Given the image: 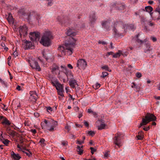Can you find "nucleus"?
I'll use <instances>...</instances> for the list:
<instances>
[{
	"instance_id": "12",
	"label": "nucleus",
	"mask_w": 160,
	"mask_h": 160,
	"mask_svg": "<svg viewBox=\"0 0 160 160\" xmlns=\"http://www.w3.org/2000/svg\"><path fill=\"white\" fill-rule=\"evenodd\" d=\"M89 18L90 22L91 24H93L95 22L97 18L94 12H92L90 13Z\"/></svg>"
},
{
	"instance_id": "58",
	"label": "nucleus",
	"mask_w": 160,
	"mask_h": 160,
	"mask_svg": "<svg viewBox=\"0 0 160 160\" xmlns=\"http://www.w3.org/2000/svg\"><path fill=\"white\" fill-rule=\"evenodd\" d=\"M98 43L99 44H102L103 45H105L106 44V42H104V41H99L98 42Z\"/></svg>"
},
{
	"instance_id": "24",
	"label": "nucleus",
	"mask_w": 160,
	"mask_h": 160,
	"mask_svg": "<svg viewBox=\"0 0 160 160\" xmlns=\"http://www.w3.org/2000/svg\"><path fill=\"white\" fill-rule=\"evenodd\" d=\"M11 155L12 157L16 160H19L21 158L18 154H15L13 152H11Z\"/></svg>"
},
{
	"instance_id": "29",
	"label": "nucleus",
	"mask_w": 160,
	"mask_h": 160,
	"mask_svg": "<svg viewBox=\"0 0 160 160\" xmlns=\"http://www.w3.org/2000/svg\"><path fill=\"white\" fill-rule=\"evenodd\" d=\"M34 18L35 19H36V20L39 23H40V21L41 18L40 16L39 15L36 14L34 16Z\"/></svg>"
},
{
	"instance_id": "34",
	"label": "nucleus",
	"mask_w": 160,
	"mask_h": 160,
	"mask_svg": "<svg viewBox=\"0 0 160 160\" xmlns=\"http://www.w3.org/2000/svg\"><path fill=\"white\" fill-rule=\"evenodd\" d=\"M7 132L11 135H13V132L12 131H11L10 128L8 127H6Z\"/></svg>"
},
{
	"instance_id": "37",
	"label": "nucleus",
	"mask_w": 160,
	"mask_h": 160,
	"mask_svg": "<svg viewBox=\"0 0 160 160\" xmlns=\"http://www.w3.org/2000/svg\"><path fill=\"white\" fill-rule=\"evenodd\" d=\"M7 19L8 21V22L10 23H12L13 22V18L12 16L9 17H8Z\"/></svg>"
},
{
	"instance_id": "52",
	"label": "nucleus",
	"mask_w": 160,
	"mask_h": 160,
	"mask_svg": "<svg viewBox=\"0 0 160 160\" xmlns=\"http://www.w3.org/2000/svg\"><path fill=\"white\" fill-rule=\"evenodd\" d=\"M65 128L69 131L70 129V126L68 124H67L65 127Z\"/></svg>"
},
{
	"instance_id": "3",
	"label": "nucleus",
	"mask_w": 160,
	"mask_h": 160,
	"mask_svg": "<svg viewBox=\"0 0 160 160\" xmlns=\"http://www.w3.org/2000/svg\"><path fill=\"white\" fill-rule=\"evenodd\" d=\"M156 119V117L153 114L147 113L145 118H142V122L140 125L141 126L145 125L151 121H155Z\"/></svg>"
},
{
	"instance_id": "40",
	"label": "nucleus",
	"mask_w": 160,
	"mask_h": 160,
	"mask_svg": "<svg viewBox=\"0 0 160 160\" xmlns=\"http://www.w3.org/2000/svg\"><path fill=\"white\" fill-rule=\"evenodd\" d=\"M100 84L98 83H96L95 85H93V88H95V89H97L98 88H99L100 87Z\"/></svg>"
},
{
	"instance_id": "25",
	"label": "nucleus",
	"mask_w": 160,
	"mask_h": 160,
	"mask_svg": "<svg viewBox=\"0 0 160 160\" xmlns=\"http://www.w3.org/2000/svg\"><path fill=\"white\" fill-rule=\"evenodd\" d=\"M83 146H78L77 148V151L78 152V154L80 155H82L83 153V151L82 149Z\"/></svg>"
},
{
	"instance_id": "61",
	"label": "nucleus",
	"mask_w": 160,
	"mask_h": 160,
	"mask_svg": "<svg viewBox=\"0 0 160 160\" xmlns=\"http://www.w3.org/2000/svg\"><path fill=\"white\" fill-rule=\"evenodd\" d=\"M68 67L69 68L72 69L73 68V67L70 64H68Z\"/></svg>"
},
{
	"instance_id": "21",
	"label": "nucleus",
	"mask_w": 160,
	"mask_h": 160,
	"mask_svg": "<svg viewBox=\"0 0 160 160\" xmlns=\"http://www.w3.org/2000/svg\"><path fill=\"white\" fill-rule=\"evenodd\" d=\"M69 85L72 88H75V86L77 85L78 86V85L77 83V81L75 79H72L69 81Z\"/></svg>"
},
{
	"instance_id": "6",
	"label": "nucleus",
	"mask_w": 160,
	"mask_h": 160,
	"mask_svg": "<svg viewBox=\"0 0 160 160\" xmlns=\"http://www.w3.org/2000/svg\"><path fill=\"white\" fill-rule=\"evenodd\" d=\"M139 36V34L137 35L134 37L133 38L132 40L133 41H135L137 42L140 44H142L144 42H145V43L146 44V46H147V47L148 48V51H150L151 49L150 47V43L148 42L147 39H144V41L140 40L138 38Z\"/></svg>"
},
{
	"instance_id": "45",
	"label": "nucleus",
	"mask_w": 160,
	"mask_h": 160,
	"mask_svg": "<svg viewBox=\"0 0 160 160\" xmlns=\"http://www.w3.org/2000/svg\"><path fill=\"white\" fill-rule=\"evenodd\" d=\"M3 143L5 145L7 146L9 142H10V141H2Z\"/></svg>"
},
{
	"instance_id": "16",
	"label": "nucleus",
	"mask_w": 160,
	"mask_h": 160,
	"mask_svg": "<svg viewBox=\"0 0 160 160\" xmlns=\"http://www.w3.org/2000/svg\"><path fill=\"white\" fill-rule=\"evenodd\" d=\"M52 72L54 74H59L60 71H59L58 67L56 65H54L52 67Z\"/></svg>"
},
{
	"instance_id": "7",
	"label": "nucleus",
	"mask_w": 160,
	"mask_h": 160,
	"mask_svg": "<svg viewBox=\"0 0 160 160\" xmlns=\"http://www.w3.org/2000/svg\"><path fill=\"white\" fill-rule=\"evenodd\" d=\"M29 37L32 41H38L40 39V33L38 32H32L29 34Z\"/></svg>"
},
{
	"instance_id": "38",
	"label": "nucleus",
	"mask_w": 160,
	"mask_h": 160,
	"mask_svg": "<svg viewBox=\"0 0 160 160\" xmlns=\"http://www.w3.org/2000/svg\"><path fill=\"white\" fill-rule=\"evenodd\" d=\"M48 2V6H51L53 4L52 1L53 0H46Z\"/></svg>"
},
{
	"instance_id": "56",
	"label": "nucleus",
	"mask_w": 160,
	"mask_h": 160,
	"mask_svg": "<svg viewBox=\"0 0 160 160\" xmlns=\"http://www.w3.org/2000/svg\"><path fill=\"white\" fill-rule=\"evenodd\" d=\"M69 138L70 139H75V137L72 134H70V135H69Z\"/></svg>"
},
{
	"instance_id": "55",
	"label": "nucleus",
	"mask_w": 160,
	"mask_h": 160,
	"mask_svg": "<svg viewBox=\"0 0 160 160\" xmlns=\"http://www.w3.org/2000/svg\"><path fill=\"white\" fill-rule=\"evenodd\" d=\"M155 12H158L159 13V14H160V9L159 8H157L155 10Z\"/></svg>"
},
{
	"instance_id": "62",
	"label": "nucleus",
	"mask_w": 160,
	"mask_h": 160,
	"mask_svg": "<svg viewBox=\"0 0 160 160\" xmlns=\"http://www.w3.org/2000/svg\"><path fill=\"white\" fill-rule=\"evenodd\" d=\"M149 128H150V127H149V126H148V127L144 128H143V129L144 130H145L146 131H147L149 129Z\"/></svg>"
},
{
	"instance_id": "42",
	"label": "nucleus",
	"mask_w": 160,
	"mask_h": 160,
	"mask_svg": "<svg viewBox=\"0 0 160 160\" xmlns=\"http://www.w3.org/2000/svg\"><path fill=\"white\" fill-rule=\"evenodd\" d=\"M113 32L115 33V35H116L117 36H119L118 33V31H117V29L116 28H114L113 29Z\"/></svg>"
},
{
	"instance_id": "46",
	"label": "nucleus",
	"mask_w": 160,
	"mask_h": 160,
	"mask_svg": "<svg viewBox=\"0 0 160 160\" xmlns=\"http://www.w3.org/2000/svg\"><path fill=\"white\" fill-rule=\"evenodd\" d=\"M61 143L64 146H66L67 145L68 142L66 141H63Z\"/></svg>"
},
{
	"instance_id": "50",
	"label": "nucleus",
	"mask_w": 160,
	"mask_h": 160,
	"mask_svg": "<svg viewBox=\"0 0 160 160\" xmlns=\"http://www.w3.org/2000/svg\"><path fill=\"white\" fill-rule=\"evenodd\" d=\"M47 112H50L52 111V108L50 107H48L47 108Z\"/></svg>"
},
{
	"instance_id": "32",
	"label": "nucleus",
	"mask_w": 160,
	"mask_h": 160,
	"mask_svg": "<svg viewBox=\"0 0 160 160\" xmlns=\"http://www.w3.org/2000/svg\"><path fill=\"white\" fill-rule=\"evenodd\" d=\"M122 53V51H119L118 52L116 53L113 55V57L114 58H117L120 56Z\"/></svg>"
},
{
	"instance_id": "43",
	"label": "nucleus",
	"mask_w": 160,
	"mask_h": 160,
	"mask_svg": "<svg viewBox=\"0 0 160 160\" xmlns=\"http://www.w3.org/2000/svg\"><path fill=\"white\" fill-rule=\"evenodd\" d=\"M137 140H141L143 139V135H138L137 136Z\"/></svg>"
},
{
	"instance_id": "13",
	"label": "nucleus",
	"mask_w": 160,
	"mask_h": 160,
	"mask_svg": "<svg viewBox=\"0 0 160 160\" xmlns=\"http://www.w3.org/2000/svg\"><path fill=\"white\" fill-rule=\"evenodd\" d=\"M114 6L116 7L115 8L119 10L123 9L125 8V5L124 3H121L119 2H116L114 4Z\"/></svg>"
},
{
	"instance_id": "41",
	"label": "nucleus",
	"mask_w": 160,
	"mask_h": 160,
	"mask_svg": "<svg viewBox=\"0 0 160 160\" xmlns=\"http://www.w3.org/2000/svg\"><path fill=\"white\" fill-rule=\"evenodd\" d=\"M45 141H40L38 143L40 144L42 147L44 146L45 144L44 142Z\"/></svg>"
},
{
	"instance_id": "28",
	"label": "nucleus",
	"mask_w": 160,
	"mask_h": 160,
	"mask_svg": "<svg viewBox=\"0 0 160 160\" xmlns=\"http://www.w3.org/2000/svg\"><path fill=\"white\" fill-rule=\"evenodd\" d=\"M113 143L118 147H120L122 145V143L121 141H114Z\"/></svg>"
},
{
	"instance_id": "51",
	"label": "nucleus",
	"mask_w": 160,
	"mask_h": 160,
	"mask_svg": "<svg viewBox=\"0 0 160 160\" xmlns=\"http://www.w3.org/2000/svg\"><path fill=\"white\" fill-rule=\"evenodd\" d=\"M61 68H63V71H65L64 72L68 70L67 67L65 66H61Z\"/></svg>"
},
{
	"instance_id": "35",
	"label": "nucleus",
	"mask_w": 160,
	"mask_h": 160,
	"mask_svg": "<svg viewBox=\"0 0 160 160\" xmlns=\"http://www.w3.org/2000/svg\"><path fill=\"white\" fill-rule=\"evenodd\" d=\"M132 84L131 87L132 88H136L137 89H139V87L135 83H132Z\"/></svg>"
},
{
	"instance_id": "60",
	"label": "nucleus",
	"mask_w": 160,
	"mask_h": 160,
	"mask_svg": "<svg viewBox=\"0 0 160 160\" xmlns=\"http://www.w3.org/2000/svg\"><path fill=\"white\" fill-rule=\"evenodd\" d=\"M84 124L86 127H88L89 126L88 123L85 121H84Z\"/></svg>"
},
{
	"instance_id": "54",
	"label": "nucleus",
	"mask_w": 160,
	"mask_h": 160,
	"mask_svg": "<svg viewBox=\"0 0 160 160\" xmlns=\"http://www.w3.org/2000/svg\"><path fill=\"white\" fill-rule=\"evenodd\" d=\"M136 75L137 77L138 78H140L141 77L142 75L141 74L140 72H137L136 74Z\"/></svg>"
},
{
	"instance_id": "48",
	"label": "nucleus",
	"mask_w": 160,
	"mask_h": 160,
	"mask_svg": "<svg viewBox=\"0 0 160 160\" xmlns=\"http://www.w3.org/2000/svg\"><path fill=\"white\" fill-rule=\"evenodd\" d=\"M108 75V73L107 72H103L102 73V76H101V77L104 78L105 76H107Z\"/></svg>"
},
{
	"instance_id": "19",
	"label": "nucleus",
	"mask_w": 160,
	"mask_h": 160,
	"mask_svg": "<svg viewBox=\"0 0 160 160\" xmlns=\"http://www.w3.org/2000/svg\"><path fill=\"white\" fill-rule=\"evenodd\" d=\"M2 119L3 120V121L2 122V124H5L7 125H10V123L7 118L3 116H0V120Z\"/></svg>"
},
{
	"instance_id": "49",
	"label": "nucleus",
	"mask_w": 160,
	"mask_h": 160,
	"mask_svg": "<svg viewBox=\"0 0 160 160\" xmlns=\"http://www.w3.org/2000/svg\"><path fill=\"white\" fill-rule=\"evenodd\" d=\"M50 122H48L47 120L45 119L43 122L41 123H43V125H45V124H47L48 123H49Z\"/></svg>"
},
{
	"instance_id": "36",
	"label": "nucleus",
	"mask_w": 160,
	"mask_h": 160,
	"mask_svg": "<svg viewBox=\"0 0 160 160\" xmlns=\"http://www.w3.org/2000/svg\"><path fill=\"white\" fill-rule=\"evenodd\" d=\"M102 68L103 69H104L109 72H111V70L106 65L103 66L102 67Z\"/></svg>"
},
{
	"instance_id": "1",
	"label": "nucleus",
	"mask_w": 160,
	"mask_h": 160,
	"mask_svg": "<svg viewBox=\"0 0 160 160\" xmlns=\"http://www.w3.org/2000/svg\"><path fill=\"white\" fill-rule=\"evenodd\" d=\"M67 34L71 37L69 40L67 42L65 43V45L62 46H59L58 50L61 53L62 55H65L66 53V51L69 55H71L73 52V48H75L76 40L73 38L72 37L76 35V32L74 29L69 28L66 32Z\"/></svg>"
},
{
	"instance_id": "18",
	"label": "nucleus",
	"mask_w": 160,
	"mask_h": 160,
	"mask_svg": "<svg viewBox=\"0 0 160 160\" xmlns=\"http://www.w3.org/2000/svg\"><path fill=\"white\" fill-rule=\"evenodd\" d=\"M49 79L51 81L53 86L58 82L57 79L55 77L50 76L49 77Z\"/></svg>"
},
{
	"instance_id": "63",
	"label": "nucleus",
	"mask_w": 160,
	"mask_h": 160,
	"mask_svg": "<svg viewBox=\"0 0 160 160\" xmlns=\"http://www.w3.org/2000/svg\"><path fill=\"white\" fill-rule=\"evenodd\" d=\"M83 142V141H77V143L81 144Z\"/></svg>"
},
{
	"instance_id": "53",
	"label": "nucleus",
	"mask_w": 160,
	"mask_h": 160,
	"mask_svg": "<svg viewBox=\"0 0 160 160\" xmlns=\"http://www.w3.org/2000/svg\"><path fill=\"white\" fill-rule=\"evenodd\" d=\"M18 52L16 51H15L13 53V55L14 57H16L18 55Z\"/></svg>"
},
{
	"instance_id": "15",
	"label": "nucleus",
	"mask_w": 160,
	"mask_h": 160,
	"mask_svg": "<svg viewBox=\"0 0 160 160\" xmlns=\"http://www.w3.org/2000/svg\"><path fill=\"white\" fill-rule=\"evenodd\" d=\"M115 138V140H122L125 139L126 136L122 133H118L116 135Z\"/></svg>"
},
{
	"instance_id": "20",
	"label": "nucleus",
	"mask_w": 160,
	"mask_h": 160,
	"mask_svg": "<svg viewBox=\"0 0 160 160\" xmlns=\"http://www.w3.org/2000/svg\"><path fill=\"white\" fill-rule=\"evenodd\" d=\"M152 8L151 6H146L145 9H143V11H146L149 13L150 16L152 17L153 13L152 12Z\"/></svg>"
},
{
	"instance_id": "27",
	"label": "nucleus",
	"mask_w": 160,
	"mask_h": 160,
	"mask_svg": "<svg viewBox=\"0 0 160 160\" xmlns=\"http://www.w3.org/2000/svg\"><path fill=\"white\" fill-rule=\"evenodd\" d=\"M37 95H36L30 96L29 98V99L30 100L32 101L33 102H35L37 100Z\"/></svg>"
},
{
	"instance_id": "44",
	"label": "nucleus",
	"mask_w": 160,
	"mask_h": 160,
	"mask_svg": "<svg viewBox=\"0 0 160 160\" xmlns=\"http://www.w3.org/2000/svg\"><path fill=\"white\" fill-rule=\"evenodd\" d=\"M30 96L37 95L36 92L35 91H30Z\"/></svg>"
},
{
	"instance_id": "64",
	"label": "nucleus",
	"mask_w": 160,
	"mask_h": 160,
	"mask_svg": "<svg viewBox=\"0 0 160 160\" xmlns=\"http://www.w3.org/2000/svg\"><path fill=\"white\" fill-rule=\"evenodd\" d=\"M155 98L158 100H160V96H155Z\"/></svg>"
},
{
	"instance_id": "9",
	"label": "nucleus",
	"mask_w": 160,
	"mask_h": 160,
	"mask_svg": "<svg viewBox=\"0 0 160 160\" xmlns=\"http://www.w3.org/2000/svg\"><path fill=\"white\" fill-rule=\"evenodd\" d=\"M22 45L25 49H30L32 46V43L30 41L25 39L22 40Z\"/></svg>"
},
{
	"instance_id": "5",
	"label": "nucleus",
	"mask_w": 160,
	"mask_h": 160,
	"mask_svg": "<svg viewBox=\"0 0 160 160\" xmlns=\"http://www.w3.org/2000/svg\"><path fill=\"white\" fill-rule=\"evenodd\" d=\"M41 125L42 129H44L45 130H47L50 131H52L54 130L55 126L57 125V122H55L54 123L52 124L50 122L45 125H43V123H41Z\"/></svg>"
},
{
	"instance_id": "59",
	"label": "nucleus",
	"mask_w": 160,
	"mask_h": 160,
	"mask_svg": "<svg viewBox=\"0 0 160 160\" xmlns=\"http://www.w3.org/2000/svg\"><path fill=\"white\" fill-rule=\"evenodd\" d=\"M31 132L33 134L36 133V131L35 129H31L30 130Z\"/></svg>"
},
{
	"instance_id": "39",
	"label": "nucleus",
	"mask_w": 160,
	"mask_h": 160,
	"mask_svg": "<svg viewBox=\"0 0 160 160\" xmlns=\"http://www.w3.org/2000/svg\"><path fill=\"white\" fill-rule=\"evenodd\" d=\"M129 29H130L132 30H134L135 29V27L134 25L131 24H130L128 26Z\"/></svg>"
},
{
	"instance_id": "14",
	"label": "nucleus",
	"mask_w": 160,
	"mask_h": 160,
	"mask_svg": "<svg viewBox=\"0 0 160 160\" xmlns=\"http://www.w3.org/2000/svg\"><path fill=\"white\" fill-rule=\"evenodd\" d=\"M102 28L108 31L109 30L110 28V23L107 21L102 22Z\"/></svg>"
},
{
	"instance_id": "26",
	"label": "nucleus",
	"mask_w": 160,
	"mask_h": 160,
	"mask_svg": "<svg viewBox=\"0 0 160 160\" xmlns=\"http://www.w3.org/2000/svg\"><path fill=\"white\" fill-rule=\"evenodd\" d=\"M21 151L29 157H30L32 155V153L26 148V149L22 150Z\"/></svg>"
},
{
	"instance_id": "22",
	"label": "nucleus",
	"mask_w": 160,
	"mask_h": 160,
	"mask_svg": "<svg viewBox=\"0 0 160 160\" xmlns=\"http://www.w3.org/2000/svg\"><path fill=\"white\" fill-rule=\"evenodd\" d=\"M54 86L55 87L57 91L64 89L63 85L61 84L59 82H57Z\"/></svg>"
},
{
	"instance_id": "11",
	"label": "nucleus",
	"mask_w": 160,
	"mask_h": 160,
	"mask_svg": "<svg viewBox=\"0 0 160 160\" xmlns=\"http://www.w3.org/2000/svg\"><path fill=\"white\" fill-rule=\"evenodd\" d=\"M20 142L17 143V147L19 149L18 150L22 151L26 149V144L24 142V141H20Z\"/></svg>"
},
{
	"instance_id": "31",
	"label": "nucleus",
	"mask_w": 160,
	"mask_h": 160,
	"mask_svg": "<svg viewBox=\"0 0 160 160\" xmlns=\"http://www.w3.org/2000/svg\"><path fill=\"white\" fill-rule=\"evenodd\" d=\"M57 92L58 94L59 95V96L62 97H63L64 96L63 92H64V89L60 90H58Z\"/></svg>"
},
{
	"instance_id": "30",
	"label": "nucleus",
	"mask_w": 160,
	"mask_h": 160,
	"mask_svg": "<svg viewBox=\"0 0 160 160\" xmlns=\"http://www.w3.org/2000/svg\"><path fill=\"white\" fill-rule=\"evenodd\" d=\"M87 133L88 136L92 137L94 135L95 132L92 131H87Z\"/></svg>"
},
{
	"instance_id": "23",
	"label": "nucleus",
	"mask_w": 160,
	"mask_h": 160,
	"mask_svg": "<svg viewBox=\"0 0 160 160\" xmlns=\"http://www.w3.org/2000/svg\"><path fill=\"white\" fill-rule=\"evenodd\" d=\"M65 73L67 76L68 79H72L73 78V75L72 72L68 70L65 72Z\"/></svg>"
},
{
	"instance_id": "33",
	"label": "nucleus",
	"mask_w": 160,
	"mask_h": 160,
	"mask_svg": "<svg viewBox=\"0 0 160 160\" xmlns=\"http://www.w3.org/2000/svg\"><path fill=\"white\" fill-rule=\"evenodd\" d=\"M0 82L6 88H7L8 87L7 83L6 82H5L0 77Z\"/></svg>"
},
{
	"instance_id": "10",
	"label": "nucleus",
	"mask_w": 160,
	"mask_h": 160,
	"mask_svg": "<svg viewBox=\"0 0 160 160\" xmlns=\"http://www.w3.org/2000/svg\"><path fill=\"white\" fill-rule=\"evenodd\" d=\"M86 65V62L83 59H80L78 60L77 66L79 69H84L85 68Z\"/></svg>"
},
{
	"instance_id": "8",
	"label": "nucleus",
	"mask_w": 160,
	"mask_h": 160,
	"mask_svg": "<svg viewBox=\"0 0 160 160\" xmlns=\"http://www.w3.org/2000/svg\"><path fill=\"white\" fill-rule=\"evenodd\" d=\"M27 29L28 28L26 25L21 26L19 28V32L21 37L22 35L25 36L27 34Z\"/></svg>"
},
{
	"instance_id": "2",
	"label": "nucleus",
	"mask_w": 160,
	"mask_h": 160,
	"mask_svg": "<svg viewBox=\"0 0 160 160\" xmlns=\"http://www.w3.org/2000/svg\"><path fill=\"white\" fill-rule=\"evenodd\" d=\"M52 38V35L50 32H45L40 41V42L44 46H48L50 45V39Z\"/></svg>"
},
{
	"instance_id": "57",
	"label": "nucleus",
	"mask_w": 160,
	"mask_h": 160,
	"mask_svg": "<svg viewBox=\"0 0 160 160\" xmlns=\"http://www.w3.org/2000/svg\"><path fill=\"white\" fill-rule=\"evenodd\" d=\"M109 155V154L108 153V152H105V153L104 154V156L105 158H108Z\"/></svg>"
},
{
	"instance_id": "47",
	"label": "nucleus",
	"mask_w": 160,
	"mask_h": 160,
	"mask_svg": "<svg viewBox=\"0 0 160 160\" xmlns=\"http://www.w3.org/2000/svg\"><path fill=\"white\" fill-rule=\"evenodd\" d=\"M90 149L91 150V152L92 154H94V152L96 151V150L92 147H90Z\"/></svg>"
},
{
	"instance_id": "4",
	"label": "nucleus",
	"mask_w": 160,
	"mask_h": 160,
	"mask_svg": "<svg viewBox=\"0 0 160 160\" xmlns=\"http://www.w3.org/2000/svg\"><path fill=\"white\" fill-rule=\"evenodd\" d=\"M31 67L33 69L37 70L38 71H41L40 66L35 59L32 57H29L27 60Z\"/></svg>"
},
{
	"instance_id": "17",
	"label": "nucleus",
	"mask_w": 160,
	"mask_h": 160,
	"mask_svg": "<svg viewBox=\"0 0 160 160\" xmlns=\"http://www.w3.org/2000/svg\"><path fill=\"white\" fill-rule=\"evenodd\" d=\"M97 123L98 124H99V125L98 126V129L99 130H102L104 128L106 124L105 123L102 122V121L98 120L97 122Z\"/></svg>"
}]
</instances>
